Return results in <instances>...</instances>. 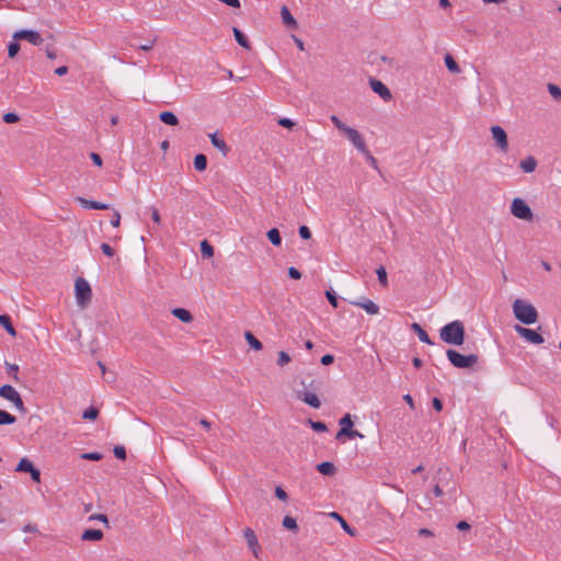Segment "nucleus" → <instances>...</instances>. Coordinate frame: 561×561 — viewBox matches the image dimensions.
Here are the masks:
<instances>
[{"mask_svg": "<svg viewBox=\"0 0 561 561\" xmlns=\"http://www.w3.org/2000/svg\"><path fill=\"white\" fill-rule=\"evenodd\" d=\"M302 389L295 391L296 398L313 409L321 407V401L317 397V392L321 389V381L313 378H306L300 380Z\"/></svg>", "mask_w": 561, "mask_h": 561, "instance_id": "1", "label": "nucleus"}, {"mask_svg": "<svg viewBox=\"0 0 561 561\" xmlns=\"http://www.w3.org/2000/svg\"><path fill=\"white\" fill-rule=\"evenodd\" d=\"M465 335L463 323L459 320L447 323L439 331V336L443 342L457 346L463 344Z\"/></svg>", "mask_w": 561, "mask_h": 561, "instance_id": "2", "label": "nucleus"}, {"mask_svg": "<svg viewBox=\"0 0 561 561\" xmlns=\"http://www.w3.org/2000/svg\"><path fill=\"white\" fill-rule=\"evenodd\" d=\"M513 313L515 318L524 324H534L538 321L537 309L523 299H515L513 302Z\"/></svg>", "mask_w": 561, "mask_h": 561, "instance_id": "3", "label": "nucleus"}, {"mask_svg": "<svg viewBox=\"0 0 561 561\" xmlns=\"http://www.w3.org/2000/svg\"><path fill=\"white\" fill-rule=\"evenodd\" d=\"M446 355L448 360L456 368H470L479 360V356L476 354L462 355L453 348L447 350Z\"/></svg>", "mask_w": 561, "mask_h": 561, "instance_id": "4", "label": "nucleus"}, {"mask_svg": "<svg viewBox=\"0 0 561 561\" xmlns=\"http://www.w3.org/2000/svg\"><path fill=\"white\" fill-rule=\"evenodd\" d=\"M75 293L77 304L80 307L84 308L90 304L92 298V289L90 287V284L83 277H78L76 279Z\"/></svg>", "mask_w": 561, "mask_h": 561, "instance_id": "5", "label": "nucleus"}, {"mask_svg": "<svg viewBox=\"0 0 561 561\" xmlns=\"http://www.w3.org/2000/svg\"><path fill=\"white\" fill-rule=\"evenodd\" d=\"M511 214L522 220H533L534 214L526 202L519 197L513 199L511 204Z\"/></svg>", "mask_w": 561, "mask_h": 561, "instance_id": "6", "label": "nucleus"}, {"mask_svg": "<svg viewBox=\"0 0 561 561\" xmlns=\"http://www.w3.org/2000/svg\"><path fill=\"white\" fill-rule=\"evenodd\" d=\"M514 329L522 337L531 344H541L545 342L542 335L533 329H528L519 324H516Z\"/></svg>", "mask_w": 561, "mask_h": 561, "instance_id": "7", "label": "nucleus"}, {"mask_svg": "<svg viewBox=\"0 0 561 561\" xmlns=\"http://www.w3.org/2000/svg\"><path fill=\"white\" fill-rule=\"evenodd\" d=\"M492 137L497 146V148L502 152H506L508 149L507 134L506 131L499 125L491 127Z\"/></svg>", "mask_w": 561, "mask_h": 561, "instance_id": "8", "label": "nucleus"}, {"mask_svg": "<svg viewBox=\"0 0 561 561\" xmlns=\"http://www.w3.org/2000/svg\"><path fill=\"white\" fill-rule=\"evenodd\" d=\"M342 133L350 139L357 150L366 152V144L362 135L355 128L347 126Z\"/></svg>", "mask_w": 561, "mask_h": 561, "instance_id": "9", "label": "nucleus"}, {"mask_svg": "<svg viewBox=\"0 0 561 561\" xmlns=\"http://www.w3.org/2000/svg\"><path fill=\"white\" fill-rule=\"evenodd\" d=\"M13 38L15 41L26 39L35 46H39L43 43V38H42L41 34L36 31H31V30L18 31L14 33Z\"/></svg>", "mask_w": 561, "mask_h": 561, "instance_id": "10", "label": "nucleus"}, {"mask_svg": "<svg viewBox=\"0 0 561 561\" xmlns=\"http://www.w3.org/2000/svg\"><path fill=\"white\" fill-rule=\"evenodd\" d=\"M243 535L247 540L249 549L252 551V553L255 558H259V553L261 551V546L259 543V540L256 538L254 530L251 529L250 527H247L243 530Z\"/></svg>", "mask_w": 561, "mask_h": 561, "instance_id": "11", "label": "nucleus"}, {"mask_svg": "<svg viewBox=\"0 0 561 561\" xmlns=\"http://www.w3.org/2000/svg\"><path fill=\"white\" fill-rule=\"evenodd\" d=\"M369 85L371 90L377 93L382 100L389 101L392 95L390 90L379 80L371 78L369 80Z\"/></svg>", "mask_w": 561, "mask_h": 561, "instance_id": "12", "label": "nucleus"}, {"mask_svg": "<svg viewBox=\"0 0 561 561\" xmlns=\"http://www.w3.org/2000/svg\"><path fill=\"white\" fill-rule=\"evenodd\" d=\"M352 305L363 308L368 314H377L379 307L373 300L367 298H360L359 300L351 301Z\"/></svg>", "mask_w": 561, "mask_h": 561, "instance_id": "13", "label": "nucleus"}, {"mask_svg": "<svg viewBox=\"0 0 561 561\" xmlns=\"http://www.w3.org/2000/svg\"><path fill=\"white\" fill-rule=\"evenodd\" d=\"M76 201L83 207V208H87V209H98V210H106V209H110V205L108 204H104V203H101V202H96V201H91V199H87L84 197H76Z\"/></svg>", "mask_w": 561, "mask_h": 561, "instance_id": "14", "label": "nucleus"}, {"mask_svg": "<svg viewBox=\"0 0 561 561\" xmlns=\"http://www.w3.org/2000/svg\"><path fill=\"white\" fill-rule=\"evenodd\" d=\"M280 18H282L283 23L287 27H289L291 30H297L298 28V22L291 15L289 9L286 5L282 7V9H280Z\"/></svg>", "mask_w": 561, "mask_h": 561, "instance_id": "15", "label": "nucleus"}, {"mask_svg": "<svg viewBox=\"0 0 561 561\" xmlns=\"http://www.w3.org/2000/svg\"><path fill=\"white\" fill-rule=\"evenodd\" d=\"M211 145L217 148L224 156L229 152V147L222 138H219L217 133L209 135Z\"/></svg>", "mask_w": 561, "mask_h": 561, "instance_id": "16", "label": "nucleus"}, {"mask_svg": "<svg viewBox=\"0 0 561 561\" xmlns=\"http://www.w3.org/2000/svg\"><path fill=\"white\" fill-rule=\"evenodd\" d=\"M103 537V531L100 529H87L81 535V539L85 541H100Z\"/></svg>", "mask_w": 561, "mask_h": 561, "instance_id": "17", "label": "nucleus"}, {"mask_svg": "<svg viewBox=\"0 0 561 561\" xmlns=\"http://www.w3.org/2000/svg\"><path fill=\"white\" fill-rule=\"evenodd\" d=\"M411 329L417 334V337L421 342L433 345V341L430 339L426 331L419 324V323H412Z\"/></svg>", "mask_w": 561, "mask_h": 561, "instance_id": "18", "label": "nucleus"}, {"mask_svg": "<svg viewBox=\"0 0 561 561\" xmlns=\"http://www.w3.org/2000/svg\"><path fill=\"white\" fill-rule=\"evenodd\" d=\"M232 32H233L234 39L241 47H243L244 49H248V50L251 49V44H250L249 39L238 27H232Z\"/></svg>", "mask_w": 561, "mask_h": 561, "instance_id": "19", "label": "nucleus"}, {"mask_svg": "<svg viewBox=\"0 0 561 561\" xmlns=\"http://www.w3.org/2000/svg\"><path fill=\"white\" fill-rule=\"evenodd\" d=\"M172 314L184 323H190L193 320L192 313L184 308H174Z\"/></svg>", "mask_w": 561, "mask_h": 561, "instance_id": "20", "label": "nucleus"}, {"mask_svg": "<svg viewBox=\"0 0 561 561\" xmlns=\"http://www.w3.org/2000/svg\"><path fill=\"white\" fill-rule=\"evenodd\" d=\"M317 470L323 476H333L336 472V468L331 461H323L317 465Z\"/></svg>", "mask_w": 561, "mask_h": 561, "instance_id": "21", "label": "nucleus"}, {"mask_svg": "<svg viewBox=\"0 0 561 561\" xmlns=\"http://www.w3.org/2000/svg\"><path fill=\"white\" fill-rule=\"evenodd\" d=\"M159 118L165 125L176 126L179 124V119H178L176 115L169 111L161 112L159 115Z\"/></svg>", "mask_w": 561, "mask_h": 561, "instance_id": "22", "label": "nucleus"}, {"mask_svg": "<svg viewBox=\"0 0 561 561\" xmlns=\"http://www.w3.org/2000/svg\"><path fill=\"white\" fill-rule=\"evenodd\" d=\"M519 167L524 172L530 173L535 171L537 167V160L534 157H527L526 159L520 161Z\"/></svg>", "mask_w": 561, "mask_h": 561, "instance_id": "23", "label": "nucleus"}, {"mask_svg": "<svg viewBox=\"0 0 561 561\" xmlns=\"http://www.w3.org/2000/svg\"><path fill=\"white\" fill-rule=\"evenodd\" d=\"M18 393L19 392L11 385H3L0 387V397L9 401L13 400Z\"/></svg>", "mask_w": 561, "mask_h": 561, "instance_id": "24", "label": "nucleus"}, {"mask_svg": "<svg viewBox=\"0 0 561 561\" xmlns=\"http://www.w3.org/2000/svg\"><path fill=\"white\" fill-rule=\"evenodd\" d=\"M0 325H2L10 335H16V331L12 325L11 318L8 314H0Z\"/></svg>", "mask_w": 561, "mask_h": 561, "instance_id": "25", "label": "nucleus"}, {"mask_svg": "<svg viewBox=\"0 0 561 561\" xmlns=\"http://www.w3.org/2000/svg\"><path fill=\"white\" fill-rule=\"evenodd\" d=\"M266 236L273 245L279 247L282 244V237L277 228L270 229Z\"/></svg>", "mask_w": 561, "mask_h": 561, "instance_id": "26", "label": "nucleus"}, {"mask_svg": "<svg viewBox=\"0 0 561 561\" xmlns=\"http://www.w3.org/2000/svg\"><path fill=\"white\" fill-rule=\"evenodd\" d=\"M194 168L198 171V172H203L206 170L207 168V157L203 153H198L195 156L194 158Z\"/></svg>", "mask_w": 561, "mask_h": 561, "instance_id": "27", "label": "nucleus"}, {"mask_svg": "<svg viewBox=\"0 0 561 561\" xmlns=\"http://www.w3.org/2000/svg\"><path fill=\"white\" fill-rule=\"evenodd\" d=\"M34 465L32 463L31 460H28L27 458H22L16 468H15V471L18 472H31L33 469H34Z\"/></svg>", "mask_w": 561, "mask_h": 561, "instance_id": "28", "label": "nucleus"}, {"mask_svg": "<svg viewBox=\"0 0 561 561\" xmlns=\"http://www.w3.org/2000/svg\"><path fill=\"white\" fill-rule=\"evenodd\" d=\"M244 337L252 348H254L255 351L262 350V343L251 332L247 331Z\"/></svg>", "mask_w": 561, "mask_h": 561, "instance_id": "29", "label": "nucleus"}, {"mask_svg": "<svg viewBox=\"0 0 561 561\" xmlns=\"http://www.w3.org/2000/svg\"><path fill=\"white\" fill-rule=\"evenodd\" d=\"M445 65H446L447 69L450 72H453V73H459L460 72V67L458 66L456 60L453 58V56L449 55V54H447L445 56Z\"/></svg>", "mask_w": 561, "mask_h": 561, "instance_id": "30", "label": "nucleus"}, {"mask_svg": "<svg viewBox=\"0 0 561 561\" xmlns=\"http://www.w3.org/2000/svg\"><path fill=\"white\" fill-rule=\"evenodd\" d=\"M16 417L11 413L0 409V425H10L15 423Z\"/></svg>", "mask_w": 561, "mask_h": 561, "instance_id": "31", "label": "nucleus"}, {"mask_svg": "<svg viewBox=\"0 0 561 561\" xmlns=\"http://www.w3.org/2000/svg\"><path fill=\"white\" fill-rule=\"evenodd\" d=\"M5 368L7 374L11 376L14 381L19 382V366L16 364L5 362Z\"/></svg>", "mask_w": 561, "mask_h": 561, "instance_id": "32", "label": "nucleus"}, {"mask_svg": "<svg viewBox=\"0 0 561 561\" xmlns=\"http://www.w3.org/2000/svg\"><path fill=\"white\" fill-rule=\"evenodd\" d=\"M333 518L340 522L342 528L350 535H354V529L346 523V520L336 512L330 514Z\"/></svg>", "mask_w": 561, "mask_h": 561, "instance_id": "33", "label": "nucleus"}, {"mask_svg": "<svg viewBox=\"0 0 561 561\" xmlns=\"http://www.w3.org/2000/svg\"><path fill=\"white\" fill-rule=\"evenodd\" d=\"M201 253L204 257H211L214 255V247L207 241L201 242Z\"/></svg>", "mask_w": 561, "mask_h": 561, "instance_id": "34", "label": "nucleus"}, {"mask_svg": "<svg viewBox=\"0 0 561 561\" xmlns=\"http://www.w3.org/2000/svg\"><path fill=\"white\" fill-rule=\"evenodd\" d=\"M283 526L286 528V529H289L294 533H297L298 531V525H297V522L294 517L291 516H285L283 518Z\"/></svg>", "mask_w": 561, "mask_h": 561, "instance_id": "35", "label": "nucleus"}, {"mask_svg": "<svg viewBox=\"0 0 561 561\" xmlns=\"http://www.w3.org/2000/svg\"><path fill=\"white\" fill-rule=\"evenodd\" d=\"M341 428H346L347 432H357L356 430H353V421L351 417V414L346 413L341 420H340Z\"/></svg>", "mask_w": 561, "mask_h": 561, "instance_id": "36", "label": "nucleus"}, {"mask_svg": "<svg viewBox=\"0 0 561 561\" xmlns=\"http://www.w3.org/2000/svg\"><path fill=\"white\" fill-rule=\"evenodd\" d=\"M342 437H348V438L359 437V438H363V437H364V435H363V434H360L359 432H347V430H346V428H341V430L337 432V434H336L335 438H336V439H341Z\"/></svg>", "mask_w": 561, "mask_h": 561, "instance_id": "37", "label": "nucleus"}, {"mask_svg": "<svg viewBox=\"0 0 561 561\" xmlns=\"http://www.w3.org/2000/svg\"><path fill=\"white\" fill-rule=\"evenodd\" d=\"M308 423L314 432L322 433V432L328 431V427H327L325 423H323V422L312 421L311 419H309Z\"/></svg>", "mask_w": 561, "mask_h": 561, "instance_id": "38", "label": "nucleus"}, {"mask_svg": "<svg viewBox=\"0 0 561 561\" xmlns=\"http://www.w3.org/2000/svg\"><path fill=\"white\" fill-rule=\"evenodd\" d=\"M10 402H12L14 404V407L16 408V410L23 414L26 413V408L24 405V402L20 396V393H18L13 400H11Z\"/></svg>", "mask_w": 561, "mask_h": 561, "instance_id": "39", "label": "nucleus"}, {"mask_svg": "<svg viewBox=\"0 0 561 561\" xmlns=\"http://www.w3.org/2000/svg\"><path fill=\"white\" fill-rule=\"evenodd\" d=\"M99 415V410L94 407H90L89 409H87L83 414H82V417L85 419V420H91V421H94Z\"/></svg>", "mask_w": 561, "mask_h": 561, "instance_id": "40", "label": "nucleus"}, {"mask_svg": "<svg viewBox=\"0 0 561 561\" xmlns=\"http://www.w3.org/2000/svg\"><path fill=\"white\" fill-rule=\"evenodd\" d=\"M376 274H377L379 283L381 285L386 286L388 283V278H387V272H386L385 267L383 266L378 267L376 270Z\"/></svg>", "mask_w": 561, "mask_h": 561, "instance_id": "41", "label": "nucleus"}, {"mask_svg": "<svg viewBox=\"0 0 561 561\" xmlns=\"http://www.w3.org/2000/svg\"><path fill=\"white\" fill-rule=\"evenodd\" d=\"M19 50H20V44L16 41L11 42L9 44V46H8V55H9L10 58H14L18 55Z\"/></svg>", "mask_w": 561, "mask_h": 561, "instance_id": "42", "label": "nucleus"}, {"mask_svg": "<svg viewBox=\"0 0 561 561\" xmlns=\"http://www.w3.org/2000/svg\"><path fill=\"white\" fill-rule=\"evenodd\" d=\"M290 360H291V358L286 352L280 351L278 353V358H277L278 366L283 367V366L287 365Z\"/></svg>", "mask_w": 561, "mask_h": 561, "instance_id": "43", "label": "nucleus"}, {"mask_svg": "<svg viewBox=\"0 0 561 561\" xmlns=\"http://www.w3.org/2000/svg\"><path fill=\"white\" fill-rule=\"evenodd\" d=\"M80 457L84 460L99 461L103 456L100 453H84L81 454Z\"/></svg>", "mask_w": 561, "mask_h": 561, "instance_id": "44", "label": "nucleus"}, {"mask_svg": "<svg viewBox=\"0 0 561 561\" xmlns=\"http://www.w3.org/2000/svg\"><path fill=\"white\" fill-rule=\"evenodd\" d=\"M114 456L117 459L125 460L126 459V450L124 446L117 445L114 447Z\"/></svg>", "mask_w": 561, "mask_h": 561, "instance_id": "45", "label": "nucleus"}, {"mask_svg": "<svg viewBox=\"0 0 561 561\" xmlns=\"http://www.w3.org/2000/svg\"><path fill=\"white\" fill-rule=\"evenodd\" d=\"M3 121L7 123V124H13V123H16L20 121V117L18 114L13 113V112H10V113H7L3 115Z\"/></svg>", "mask_w": 561, "mask_h": 561, "instance_id": "46", "label": "nucleus"}, {"mask_svg": "<svg viewBox=\"0 0 561 561\" xmlns=\"http://www.w3.org/2000/svg\"><path fill=\"white\" fill-rule=\"evenodd\" d=\"M548 91L553 98L561 99V89L558 85L549 83Z\"/></svg>", "mask_w": 561, "mask_h": 561, "instance_id": "47", "label": "nucleus"}, {"mask_svg": "<svg viewBox=\"0 0 561 561\" xmlns=\"http://www.w3.org/2000/svg\"><path fill=\"white\" fill-rule=\"evenodd\" d=\"M333 125L340 130L343 131L347 126L335 115L330 117Z\"/></svg>", "mask_w": 561, "mask_h": 561, "instance_id": "48", "label": "nucleus"}, {"mask_svg": "<svg viewBox=\"0 0 561 561\" xmlns=\"http://www.w3.org/2000/svg\"><path fill=\"white\" fill-rule=\"evenodd\" d=\"M89 520H99L102 522L106 527H110L108 519L104 514H93L89 517Z\"/></svg>", "mask_w": 561, "mask_h": 561, "instance_id": "49", "label": "nucleus"}, {"mask_svg": "<svg viewBox=\"0 0 561 561\" xmlns=\"http://www.w3.org/2000/svg\"><path fill=\"white\" fill-rule=\"evenodd\" d=\"M299 236L304 240H309L311 238V231L307 226H300Z\"/></svg>", "mask_w": 561, "mask_h": 561, "instance_id": "50", "label": "nucleus"}, {"mask_svg": "<svg viewBox=\"0 0 561 561\" xmlns=\"http://www.w3.org/2000/svg\"><path fill=\"white\" fill-rule=\"evenodd\" d=\"M325 296H327L329 302L331 304V306L336 308L337 307V297L335 296V294L333 291L327 290Z\"/></svg>", "mask_w": 561, "mask_h": 561, "instance_id": "51", "label": "nucleus"}, {"mask_svg": "<svg viewBox=\"0 0 561 561\" xmlns=\"http://www.w3.org/2000/svg\"><path fill=\"white\" fill-rule=\"evenodd\" d=\"M366 158H367V161L369 162V164L374 168V169H377L378 170V164H377V160L373 157V154L368 151V149L366 148V152H363Z\"/></svg>", "mask_w": 561, "mask_h": 561, "instance_id": "52", "label": "nucleus"}, {"mask_svg": "<svg viewBox=\"0 0 561 561\" xmlns=\"http://www.w3.org/2000/svg\"><path fill=\"white\" fill-rule=\"evenodd\" d=\"M278 125L286 128H291L295 126V123L290 118L283 117L278 119Z\"/></svg>", "mask_w": 561, "mask_h": 561, "instance_id": "53", "label": "nucleus"}, {"mask_svg": "<svg viewBox=\"0 0 561 561\" xmlns=\"http://www.w3.org/2000/svg\"><path fill=\"white\" fill-rule=\"evenodd\" d=\"M288 276L293 279H300L301 273L296 267H289L288 268Z\"/></svg>", "mask_w": 561, "mask_h": 561, "instance_id": "54", "label": "nucleus"}, {"mask_svg": "<svg viewBox=\"0 0 561 561\" xmlns=\"http://www.w3.org/2000/svg\"><path fill=\"white\" fill-rule=\"evenodd\" d=\"M119 224H121V214L117 210H114L112 219H111V225L113 227L117 228L119 226Z\"/></svg>", "mask_w": 561, "mask_h": 561, "instance_id": "55", "label": "nucleus"}, {"mask_svg": "<svg viewBox=\"0 0 561 561\" xmlns=\"http://www.w3.org/2000/svg\"><path fill=\"white\" fill-rule=\"evenodd\" d=\"M151 219L154 224L160 225L161 224V217L156 207H151Z\"/></svg>", "mask_w": 561, "mask_h": 561, "instance_id": "56", "label": "nucleus"}, {"mask_svg": "<svg viewBox=\"0 0 561 561\" xmlns=\"http://www.w3.org/2000/svg\"><path fill=\"white\" fill-rule=\"evenodd\" d=\"M101 250L106 256L112 257L114 255V250L107 243H102Z\"/></svg>", "mask_w": 561, "mask_h": 561, "instance_id": "57", "label": "nucleus"}, {"mask_svg": "<svg viewBox=\"0 0 561 561\" xmlns=\"http://www.w3.org/2000/svg\"><path fill=\"white\" fill-rule=\"evenodd\" d=\"M275 495L277 499H279L282 501H286L288 499L287 493L280 486H276Z\"/></svg>", "mask_w": 561, "mask_h": 561, "instance_id": "58", "label": "nucleus"}, {"mask_svg": "<svg viewBox=\"0 0 561 561\" xmlns=\"http://www.w3.org/2000/svg\"><path fill=\"white\" fill-rule=\"evenodd\" d=\"M320 362L324 366L331 365L334 362V356L331 354H325L321 357Z\"/></svg>", "mask_w": 561, "mask_h": 561, "instance_id": "59", "label": "nucleus"}, {"mask_svg": "<svg viewBox=\"0 0 561 561\" xmlns=\"http://www.w3.org/2000/svg\"><path fill=\"white\" fill-rule=\"evenodd\" d=\"M90 158L91 160L93 161V163L98 167H102V158L100 154L95 153V152H91L90 153Z\"/></svg>", "mask_w": 561, "mask_h": 561, "instance_id": "60", "label": "nucleus"}, {"mask_svg": "<svg viewBox=\"0 0 561 561\" xmlns=\"http://www.w3.org/2000/svg\"><path fill=\"white\" fill-rule=\"evenodd\" d=\"M31 479L34 481V482H39L41 481V471L37 469V468H34L31 472Z\"/></svg>", "mask_w": 561, "mask_h": 561, "instance_id": "61", "label": "nucleus"}, {"mask_svg": "<svg viewBox=\"0 0 561 561\" xmlns=\"http://www.w3.org/2000/svg\"><path fill=\"white\" fill-rule=\"evenodd\" d=\"M457 529L459 530H469L471 528L470 524H468L466 520H460L457 525H456Z\"/></svg>", "mask_w": 561, "mask_h": 561, "instance_id": "62", "label": "nucleus"}, {"mask_svg": "<svg viewBox=\"0 0 561 561\" xmlns=\"http://www.w3.org/2000/svg\"><path fill=\"white\" fill-rule=\"evenodd\" d=\"M433 408L436 410V411H442L443 410V402L438 399V398H434L433 399Z\"/></svg>", "mask_w": 561, "mask_h": 561, "instance_id": "63", "label": "nucleus"}, {"mask_svg": "<svg viewBox=\"0 0 561 561\" xmlns=\"http://www.w3.org/2000/svg\"><path fill=\"white\" fill-rule=\"evenodd\" d=\"M68 72V67L67 66H60L58 68L55 69V73L57 76H65L66 73Z\"/></svg>", "mask_w": 561, "mask_h": 561, "instance_id": "64", "label": "nucleus"}]
</instances>
